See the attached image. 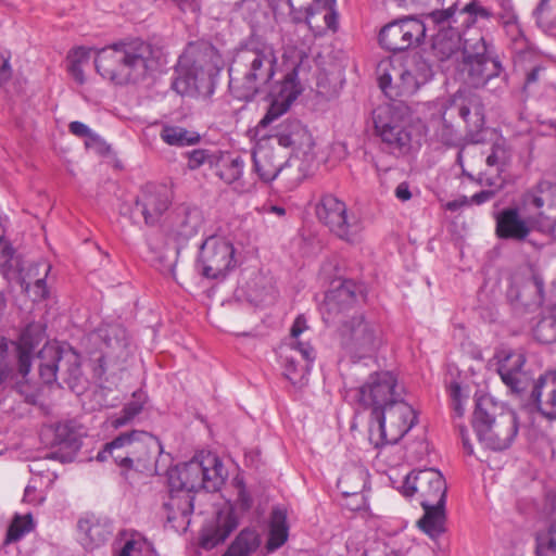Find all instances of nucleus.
Listing matches in <instances>:
<instances>
[{"mask_svg": "<svg viewBox=\"0 0 556 556\" xmlns=\"http://www.w3.org/2000/svg\"><path fill=\"white\" fill-rule=\"evenodd\" d=\"M517 301L528 309L539 308L544 302V281L539 275H533L525 282L517 294Z\"/></svg>", "mask_w": 556, "mask_h": 556, "instance_id": "39", "label": "nucleus"}, {"mask_svg": "<svg viewBox=\"0 0 556 556\" xmlns=\"http://www.w3.org/2000/svg\"><path fill=\"white\" fill-rule=\"evenodd\" d=\"M160 137L166 144L178 148L194 146L201 140L199 132L172 124L162 126Z\"/></svg>", "mask_w": 556, "mask_h": 556, "instance_id": "37", "label": "nucleus"}, {"mask_svg": "<svg viewBox=\"0 0 556 556\" xmlns=\"http://www.w3.org/2000/svg\"><path fill=\"white\" fill-rule=\"evenodd\" d=\"M536 556H556V525H551L546 533L536 536Z\"/></svg>", "mask_w": 556, "mask_h": 556, "instance_id": "48", "label": "nucleus"}, {"mask_svg": "<svg viewBox=\"0 0 556 556\" xmlns=\"http://www.w3.org/2000/svg\"><path fill=\"white\" fill-rule=\"evenodd\" d=\"M407 68L422 86L429 83L434 75L432 65L422 56L414 58Z\"/></svg>", "mask_w": 556, "mask_h": 556, "instance_id": "50", "label": "nucleus"}, {"mask_svg": "<svg viewBox=\"0 0 556 556\" xmlns=\"http://www.w3.org/2000/svg\"><path fill=\"white\" fill-rule=\"evenodd\" d=\"M262 538L252 527L243 528L222 556H252L261 546Z\"/></svg>", "mask_w": 556, "mask_h": 556, "instance_id": "35", "label": "nucleus"}, {"mask_svg": "<svg viewBox=\"0 0 556 556\" xmlns=\"http://www.w3.org/2000/svg\"><path fill=\"white\" fill-rule=\"evenodd\" d=\"M187 166L191 170L198 169L204 164H208L211 167H213L216 161V155L206 149H194L190 152H187Z\"/></svg>", "mask_w": 556, "mask_h": 556, "instance_id": "52", "label": "nucleus"}, {"mask_svg": "<svg viewBox=\"0 0 556 556\" xmlns=\"http://www.w3.org/2000/svg\"><path fill=\"white\" fill-rule=\"evenodd\" d=\"M455 427L460 437L463 448H464L465 453L469 456L473 455V446L469 440V432H468L467 427L463 424H456Z\"/></svg>", "mask_w": 556, "mask_h": 556, "instance_id": "56", "label": "nucleus"}, {"mask_svg": "<svg viewBox=\"0 0 556 556\" xmlns=\"http://www.w3.org/2000/svg\"><path fill=\"white\" fill-rule=\"evenodd\" d=\"M77 529L81 545L94 549L104 545L113 534V522L106 517L88 515L78 520Z\"/></svg>", "mask_w": 556, "mask_h": 556, "instance_id": "26", "label": "nucleus"}, {"mask_svg": "<svg viewBox=\"0 0 556 556\" xmlns=\"http://www.w3.org/2000/svg\"><path fill=\"white\" fill-rule=\"evenodd\" d=\"M50 268H51V266L48 265L47 269H46V275H48ZM46 277L47 276H45L43 278L37 279L34 283L33 291L35 294V300H46L49 296V290L47 287Z\"/></svg>", "mask_w": 556, "mask_h": 556, "instance_id": "54", "label": "nucleus"}, {"mask_svg": "<svg viewBox=\"0 0 556 556\" xmlns=\"http://www.w3.org/2000/svg\"><path fill=\"white\" fill-rule=\"evenodd\" d=\"M203 224L201 210L190 203H178L165 218L164 230L178 245L187 243L198 235Z\"/></svg>", "mask_w": 556, "mask_h": 556, "instance_id": "20", "label": "nucleus"}, {"mask_svg": "<svg viewBox=\"0 0 556 556\" xmlns=\"http://www.w3.org/2000/svg\"><path fill=\"white\" fill-rule=\"evenodd\" d=\"M223 464L212 453L197 454L191 460L166 470L169 492L217 491L223 483Z\"/></svg>", "mask_w": 556, "mask_h": 556, "instance_id": "8", "label": "nucleus"}, {"mask_svg": "<svg viewBox=\"0 0 556 556\" xmlns=\"http://www.w3.org/2000/svg\"><path fill=\"white\" fill-rule=\"evenodd\" d=\"M497 372L509 391L522 402L536 383L538 377L527 367L526 355L521 352L511 351L501 358L497 363Z\"/></svg>", "mask_w": 556, "mask_h": 556, "instance_id": "18", "label": "nucleus"}, {"mask_svg": "<svg viewBox=\"0 0 556 556\" xmlns=\"http://www.w3.org/2000/svg\"><path fill=\"white\" fill-rule=\"evenodd\" d=\"M422 85L415 78V76L406 67L400 73V85L396 86L397 90L394 96H412L416 93Z\"/></svg>", "mask_w": 556, "mask_h": 556, "instance_id": "51", "label": "nucleus"}, {"mask_svg": "<svg viewBox=\"0 0 556 556\" xmlns=\"http://www.w3.org/2000/svg\"><path fill=\"white\" fill-rule=\"evenodd\" d=\"M47 338L46 321H30L23 327L15 340L0 338V370L8 377L12 366L25 375L30 374L36 348Z\"/></svg>", "mask_w": 556, "mask_h": 556, "instance_id": "10", "label": "nucleus"}, {"mask_svg": "<svg viewBox=\"0 0 556 556\" xmlns=\"http://www.w3.org/2000/svg\"><path fill=\"white\" fill-rule=\"evenodd\" d=\"M504 154V148H502L498 144H494L492 147L491 153L486 156L485 162L489 166H495L501 163V160L503 159Z\"/></svg>", "mask_w": 556, "mask_h": 556, "instance_id": "62", "label": "nucleus"}, {"mask_svg": "<svg viewBox=\"0 0 556 556\" xmlns=\"http://www.w3.org/2000/svg\"><path fill=\"white\" fill-rule=\"evenodd\" d=\"M523 403L525 407L536 410L544 418L556 420V370L539 375Z\"/></svg>", "mask_w": 556, "mask_h": 556, "instance_id": "22", "label": "nucleus"}, {"mask_svg": "<svg viewBox=\"0 0 556 556\" xmlns=\"http://www.w3.org/2000/svg\"><path fill=\"white\" fill-rule=\"evenodd\" d=\"M495 194L496 191L492 189L481 190L470 198V203L476 205L483 204L485 202L491 201L495 197Z\"/></svg>", "mask_w": 556, "mask_h": 556, "instance_id": "60", "label": "nucleus"}, {"mask_svg": "<svg viewBox=\"0 0 556 556\" xmlns=\"http://www.w3.org/2000/svg\"><path fill=\"white\" fill-rule=\"evenodd\" d=\"M358 298L364 299L362 288L345 279L326 293L320 308L324 323L338 326L340 348L353 362L371 356L382 343L380 326L356 314Z\"/></svg>", "mask_w": 556, "mask_h": 556, "instance_id": "1", "label": "nucleus"}, {"mask_svg": "<svg viewBox=\"0 0 556 556\" xmlns=\"http://www.w3.org/2000/svg\"><path fill=\"white\" fill-rule=\"evenodd\" d=\"M174 200V191L166 184L148 182L136 197L135 208L140 212L144 224L157 226Z\"/></svg>", "mask_w": 556, "mask_h": 556, "instance_id": "19", "label": "nucleus"}, {"mask_svg": "<svg viewBox=\"0 0 556 556\" xmlns=\"http://www.w3.org/2000/svg\"><path fill=\"white\" fill-rule=\"evenodd\" d=\"M12 371L13 372L8 375V377H4L0 370V392L10 387L23 396L26 403L31 405L37 404L41 394L38 383L30 381L28 378L29 374H21L14 365L12 366Z\"/></svg>", "mask_w": 556, "mask_h": 556, "instance_id": "32", "label": "nucleus"}, {"mask_svg": "<svg viewBox=\"0 0 556 556\" xmlns=\"http://www.w3.org/2000/svg\"><path fill=\"white\" fill-rule=\"evenodd\" d=\"M415 482L416 471H412L405 477L400 488L401 494L404 495L405 497H412L414 494L418 493V486Z\"/></svg>", "mask_w": 556, "mask_h": 556, "instance_id": "53", "label": "nucleus"}, {"mask_svg": "<svg viewBox=\"0 0 556 556\" xmlns=\"http://www.w3.org/2000/svg\"><path fill=\"white\" fill-rule=\"evenodd\" d=\"M128 447L127 476L130 471L149 477L160 475L157 457L164 450L159 438L143 430H131Z\"/></svg>", "mask_w": 556, "mask_h": 556, "instance_id": "15", "label": "nucleus"}, {"mask_svg": "<svg viewBox=\"0 0 556 556\" xmlns=\"http://www.w3.org/2000/svg\"><path fill=\"white\" fill-rule=\"evenodd\" d=\"M122 546L115 551L114 556H140L148 542L138 532L123 530L119 532Z\"/></svg>", "mask_w": 556, "mask_h": 556, "instance_id": "42", "label": "nucleus"}, {"mask_svg": "<svg viewBox=\"0 0 556 556\" xmlns=\"http://www.w3.org/2000/svg\"><path fill=\"white\" fill-rule=\"evenodd\" d=\"M301 93L298 81V70L293 68L288 72L281 81L271 87L269 92L270 103L267 112L257 124V128H266L274 121L285 114L291 104Z\"/></svg>", "mask_w": 556, "mask_h": 556, "instance_id": "21", "label": "nucleus"}, {"mask_svg": "<svg viewBox=\"0 0 556 556\" xmlns=\"http://www.w3.org/2000/svg\"><path fill=\"white\" fill-rule=\"evenodd\" d=\"M90 51L91 49L77 47L70 52L67 60L78 64L87 63L90 58Z\"/></svg>", "mask_w": 556, "mask_h": 556, "instance_id": "55", "label": "nucleus"}, {"mask_svg": "<svg viewBox=\"0 0 556 556\" xmlns=\"http://www.w3.org/2000/svg\"><path fill=\"white\" fill-rule=\"evenodd\" d=\"M494 218L495 235L501 240L525 242L533 228L531 219L522 217L517 206L501 210Z\"/></svg>", "mask_w": 556, "mask_h": 556, "instance_id": "24", "label": "nucleus"}, {"mask_svg": "<svg viewBox=\"0 0 556 556\" xmlns=\"http://www.w3.org/2000/svg\"><path fill=\"white\" fill-rule=\"evenodd\" d=\"M40 440L48 447L56 448L45 455L46 459L68 463L74 459L81 447L80 427L73 420H66L42 427Z\"/></svg>", "mask_w": 556, "mask_h": 556, "instance_id": "16", "label": "nucleus"}, {"mask_svg": "<svg viewBox=\"0 0 556 556\" xmlns=\"http://www.w3.org/2000/svg\"><path fill=\"white\" fill-rule=\"evenodd\" d=\"M372 122L383 149L389 153L400 156L410 150V132L397 122L393 106L379 105L376 108L372 111Z\"/></svg>", "mask_w": 556, "mask_h": 556, "instance_id": "17", "label": "nucleus"}, {"mask_svg": "<svg viewBox=\"0 0 556 556\" xmlns=\"http://www.w3.org/2000/svg\"><path fill=\"white\" fill-rule=\"evenodd\" d=\"M268 526V538L265 547L268 553H273L280 548L288 540L289 525L287 510L279 506L274 507L269 516Z\"/></svg>", "mask_w": 556, "mask_h": 556, "instance_id": "34", "label": "nucleus"}, {"mask_svg": "<svg viewBox=\"0 0 556 556\" xmlns=\"http://www.w3.org/2000/svg\"><path fill=\"white\" fill-rule=\"evenodd\" d=\"M471 424L479 442L492 451L508 448L519 429L516 413L497 406L490 396L476 400Z\"/></svg>", "mask_w": 556, "mask_h": 556, "instance_id": "7", "label": "nucleus"}, {"mask_svg": "<svg viewBox=\"0 0 556 556\" xmlns=\"http://www.w3.org/2000/svg\"><path fill=\"white\" fill-rule=\"evenodd\" d=\"M544 68L540 65L532 67L526 75L523 90L527 91L532 85L539 81L540 73Z\"/></svg>", "mask_w": 556, "mask_h": 556, "instance_id": "63", "label": "nucleus"}, {"mask_svg": "<svg viewBox=\"0 0 556 556\" xmlns=\"http://www.w3.org/2000/svg\"><path fill=\"white\" fill-rule=\"evenodd\" d=\"M238 265L231 241L211 236L200 245L195 263L197 271L206 279H225Z\"/></svg>", "mask_w": 556, "mask_h": 556, "instance_id": "13", "label": "nucleus"}, {"mask_svg": "<svg viewBox=\"0 0 556 556\" xmlns=\"http://www.w3.org/2000/svg\"><path fill=\"white\" fill-rule=\"evenodd\" d=\"M500 11L495 13L494 20L501 26H511L519 20L513 0H495Z\"/></svg>", "mask_w": 556, "mask_h": 556, "instance_id": "49", "label": "nucleus"}, {"mask_svg": "<svg viewBox=\"0 0 556 556\" xmlns=\"http://www.w3.org/2000/svg\"><path fill=\"white\" fill-rule=\"evenodd\" d=\"M37 359L39 377L43 384H66L74 392L83 389L80 355L70 344L46 342L37 352Z\"/></svg>", "mask_w": 556, "mask_h": 556, "instance_id": "9", "label": "nucleus"}, {"mask_svg": "<svg viewBox=\"0 0 556 556\" xmlns=\"http://www.w3.org/2000/svg\"><path fill=\"white\" fill-rule=\"evenodd\" d=\"M334 4L336 0H324V8L330 10L325 14L324 20L328 28L331 29H334V24L337 21V13L333 11Z\"/></svg>", "mask_w": 556, "mask_h": 556, "instance_id": "61", "label": "nucleus"}, {"mask_svg": "<svg viewBox=\"0 0 556 556\" xmlns=\"http://www.w3.org/2000/svg\"><path fill=\"white\" fill-rule=\"evenodd\" d=\"M305 329H307L306 319L304 315H299L290 329V336L294 340L292 343L300 341L299 337Z\"/></svg>", "mask_w": 556, "mask_h": 556, "instance_id": "58", "label": "nucleus"}, {"mask_svg": "<svg viewBox=\"0 0 556 556\" xmlns=\"http://www.w3.org/2000/svg\"><path fill=\"white\" fill-rule=\"evenodd\" d=\"M446 502L422 505L424 515L417 521L418 528L431 540L438 541L446 532Z\"/></svg>", "mask_w": 556, "mask_h": 556, "instance_id": "31", "label": "nucleus"}, {"mask_svg": "<svg viewBox=\"0 0 556 556\" xmlns=\"http://www.w3.org/2000/svg\"><path fill=\"white\" fill-rule=\"evenodd\" d=\"M546 195H554L556 199V184L542 180L533 190L523 195V202L526 205L540 210L546 204Z\"/></svg>", "mask_w": 556, "mask_h": 556, "instance_id": "44", "label": "nucleus"}, {"mask_svg": "<svg viewBox=\"0 0 556 556\" xmlns=\"http://www.w3.org/2000/svg\"><path fill=\"white\" fill-rule=\"evenodd\" d=\"M253 169L263 182H271L287 165L274 149L261 147L252 154Z\"/></svg>", "mask_w": 556, "mask_h": 556, "instance_id": "30", "label": "nucleus"}, {"mask_svg": "<svg viewBox=\"0 0 556 556\" xmlns=\"http://www.w3.org/2000/svg\"><path fill=\"white\" fill-rule=\"evenodd\" d=\"M223 68L222 55L212 45L198 49L192 58H180L172 88L181 96L211 94Z\"/></svg>", "mask_w": 556, "mask_h": 556, "instance_id": "6", "label": "nucleus"}, {"mask_svg": "<svg viewBox=\"0 0 556 556\" xmlns=\"http://www.w3.org/2000/svg\"><path fill=\"white\" fill-rule=\"evenodd\" d=\"M456 16L462 23V26H465V29H469L478 28L476 23L479 18L491 20L495 17V12L484 7L480 0H471L462 9L456 7Z\"/></svg>", "mask_w": 556, "mask_h": 556, "instance_id": "40", "label": "nucleus"}, {"mask_svg": "<svg viewBox=\"0 0 556 556\" xmlns=\"http://www.w3.org/2000/svg\"><path fill=\"white\" fill-rule=\"evenodd\" d=\"M427 33L426 14L421 18L404 16L386 24L379 31L378 41L382 49L400 53L422 45Z\"/></svg>", "mask_w": 556, "mask_h": 556, "instance_id": "12", "label": "nucleus"}, {"mask_svg": "<svg viewBox=\"0 0 556 556\" xmlns=\"http://www.w3.org/2000/svg\"><path fill=\"white\" fill-rule=\"evenodd\" d=\"M397 379L391 371H376L357 389V401L365 408L371 409L369 440L375 447L394 444L399 438L388 439L386 433V414L403 418L400 438L407 433L417 422L418 416L410 405L404 402L396 391Z\"/></svg>", "mask_w": 556, "mask_h": 556, "instance_id": "2", "label": "nucleus"}, {"mask_svg": "<svg viewBox=\"0 0 556 556\" xmlns=\"http://www.w3.org/2000/svg\"><path fill=\"white\" fill-rule=\"evenodd\" d=\"M273 46L250 37L235 50L228 67L229 90L233 98L250 102L265 90L276 74Z\"/></svg>", "mask_w": 556, "mask_h": 556, "instance_id": "3", "label": "nucleus"}, {"mask_svg": "<svg viewBox=\"0 0 556 556\" xmlns=\"http://www.w3.org/2000/svg\"><path fill=\"white\" fill-rule=\"evenodd\" d=\"M131 430L121 432L110 442H106L98 452L96 459L100 463L112 462L119 468V475L127 479V457Z\"/></svg>", "mask_w": 556, "mask_h": 556, "instance_id": "29", "label": "nucleus"}, {"mask_svg": "<svg viewBox=\"0 0 556 556\" xmlns=\"http://www.w3.org/2000/svg\"><path fill=\"white\" fill-rule=\"evenodd\" d=\"M68 129L71 134L79 138L93 136L92 130L86 124L78 121L71 122L68 125Z\"/></svg>", "mask_w": 556, "mask_h": 556, "instance_id": "57", "label": "nucleus"}, {"mask_svg": "<svg viewBox=\"0 0 556 556\" xmlns=\"http://www.w3.org/2000/svg\"><path fill=\"white\" fill-rule=\"evenodd\" d=\"M415 483L421 497V506L435 504L439 501L446 502V481L438 469L426 468L417 470Z\"/></svg>", "mask_w": 556, "mask_h": 556, "instance_id": "27", "label": "nucleus"}, {"mask_svg": "<svg viewBox=\"0 0 556 556\" xmlns=\"http://www.w3.org/2000/svg\"><path fill=\"white\" fill-rule=\"evenodd\" d=\"M33 529V518L30 515L22 518L17 516L9 526L4 544H11L20 541L26 533Z\"/></svg>", "mask_w": 556, "mask_h": 556, "instance_id": "47", "label": "nucleus"}, {"mask_svg": "<svg viewBox=\"0 0 556 556\" xmlns=\"http://www.w3.org/2000/svg\"><path fill=\"white\" fill-rule=\"evenodd\" d=\"M215 174L227 185H231L239 180L243 174L244 161L240 155L231 156L230 154L216 156L213 165Z\"/></svg>", "mask_w": 556, "mask_h": 556, "instance_id": "38", "label": "nucleus"}, {"mask_svg": "<svg viewBox=\"0 0 556 556\" xmlns=\"http://www.w3.org/2000/svg\"><path fill=\"white\" fill-rule=\"evenodd\" d=\"M153 46L141 39L118 41L97 50L96 71L115 85L142 81L157 66Z\"/></svg>", "mask_w": 556, "mask_h": 556, "instance_id": "4", "label": "nucleus"}, {"mask_svg": "<svg viewBox=\"0 0 556 556\" xmlns=\"http://www.w3.org/2000/svg\"><path fill=\"white\" fill-rule=\"evenodd\" d=\"M195 492H169L168 498L163 503V508L167 513V521H175L178 516L189 517L194 508Z\"/></svg>", "mask_w": 556, "mask_h": 556, "instance_id": "36", "label": "nucleus"}, {"mask_svg": "<svg viewBox=\"0 0 556 556\" xmlns=\"http://www.w3.org/2000/svg\"><path fill=\"white\" fill-rule=\"evenodd\" d=\"M379 87L380 89L386 93L388 97L394 96V89H397L396 86H392V76L389 73H382L378 78Z\"/></svg>", "mask_w": 556, "mask_h": 556, "instance_id": "59", "label": "nucleus"}, {"mask_svg": "<svg viewBox=\"0 0 556 556\" xmlns=\"http://www.w3.org/2000/svg\"><path fill=\"white\" fill-rule=\"evenodd\" d=\"M277 139L280 147L292 150H302L313 144L312 136L307 128L296 118H287L277 125L268 136Z\"/></svg>", "mask_w": 556, "mask_h": 556, "instance_id": "28", "label": "nucleus"}, {"mask_svg": "<svg viewBox=\"0 0 556 556\" xmlns=\"http://www.w3.org/2000/svg\"><path fill=\"white\" fill-rule=\"evenodd\" d=\"M428 128L433 130L435 139L444 146H457L459 141L458 134L446 119L445 112L440 110L438 116L433 115L428 123Z\"/></svg>", "mask_w": 556, "mask_h": 556, "instance_id": "41", "label": "nucleus"}, {"mask_svg": "<svg viewBox=\"0 0 556 556\" xmlns=\"http://www.w3.org/2000/svg\"><path fill=\"white\" fill-rule=\"evenodd\" d=\"M506 34L510 37L511 50L515 54L522 55L532 51V46L525 35V31L517 20L511 26H502Z\"/></svg>", "mask_w": 556, "mask_h": 556, "instance_id": "45", "label": "nucleus"}, {"mask_svg": "<svg viewBox=\"0 0 556 556\" xmlns=\"http://www.w3.org/2000/svg\"><path fill=\"white\" fill-rule=\"evenodd\" d=\"M463 71L473 88L486 87L493 79L507 85L508 75L503 66L493 40L480 28L465 29L463 34Z\"/></svg>", "mask_w": 556, "mask_h": 556, "instance_id": "5", "label": "nucleus"}, {"mask_svg": "<svg viewBox=\"0 0 556 556\" xmlns=\"http://www.w3.org/2000/svg\"><path fill=\"white\" fill-rule=\"evenodd\" d=\"M532 15L539 28L553 30L556 27V0H540Z\"/></svg>", "mask_w": 556, "mask_h": 556, "instance_id": "43", "label": "nucleus"}, {"mask_svg": "<svg viewBox=\"0 0 556 556\" xmlns=\"http://www.w3.org/2000/svg\"><path fill=\"white\" fill-rule=\"evenodd\" d=\"M394 194L402 202L410 200L412 192L409 189V184L407 181L400 182L394 190Z\"/></svg>", "mask_w": 556, "mask_h": 556, "instance_id": "64", "label": "nucleus"}, {"mask_svg": "<svg viewBox=\"0 0 556 556\" xmlns=\"http://www.w3.org/2000/svg\"><path fill=\"white\" fill-rule=\"evenodd\" d=\"M368 471L363 466L354 465L343 470L337 486L343 496H361V501H363V491L368 483Z\"/></svg>", "mask_w": 556, "mask_h": 556, "instance_id": "33", "label": "nucleus"}, {"mask_svg": "<svg viewBox=\"0 0 556 556\" xmlns=\"http://www.w3.org/2000/svg\"><path fill=\"white\" fill-rule=\"evenodd\" d=\"M285 377L293 384L302 381L308 375L311 365L316 358L314 348L308 342L291 343L290 353L281 354Z\"/></svg>", "mask_w": 556, "mask_h": 556, "instance_id": "25", "label": "nucleus"}, {"mask_svg": "<svg viewBox=\"0 0 556 556\" xmlns=\"http://www.w3.org/2000/svg\"><path fill=\"white\" fill-rule=\"evenodd\" d=\"M316 216L340 240L356 243L363 230L361 220L348 212L346 204L332 194L324 195L316 205Z\"/></svg>", "mask_w": 556, "mask_h": 556, "instance_id": "14", "label": "nucleus"}, {"mask_svg": "<svg viewBox=\"0 0 556 556\" xmlns=\"http://www.w3.org/2000/svg\"><path fill=\"white\" fill-rule=\"evenodd\" d=\"M428 31L435 30L432 37V50L440 61L448 60L463 48V34L465 26H462L456 16V4L446 9L433 10L426 14Z\"/></svg>", "mask_w": 556, "mask_h": 556, "instance_id": "11", "label": "nucleus"}, {"mask_svg": "<svg viewBox=\"0 0 556 556\" xmlns=\"http://www.w3.org/2000/svg\"><path fill=\"white\" fill-rule=\"evenodd\" d=\"M143 409V403L140 401L127 402L118 415L111 419V426L115 429L124 427L131 422L136 416H138Z\"/></svg>", "mask_w": 556, "mask_h": 556, "instance_id": "46", "label": "nucleus"}, {"mask_svg": "<svg viewBox=\"0 0 556 556\" xmlns=\"http://www.w3.org/2000/svg\"><path fill=\"white\" fill-rule=\"evenodd\" d=\"M239 518L232 506L216 513L215 519L204 526L200 533V546L210 551L224 543L238 528Z\"/></svg>", "mask_w": 556, "mask_h": 556, "instance_id": "23", "label": "nucleus"}]
</instances>
